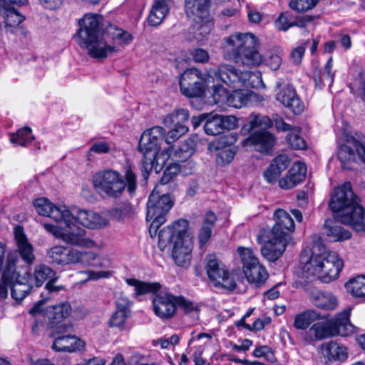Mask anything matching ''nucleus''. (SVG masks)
I'll return each mask as SVG.
<instances>
[{"label": "nucleus", "mask_w": 365, "mask_h": 365, "mask_svg": "<svg viewBox=\"0 0 365 365\" xmlns=\"http://www.w3.org/2000/svg\"><path fill=\"white\" fill-rule=\"evenodd\" d=\"M300 262L304 278H317L324 283L336 279L343 268V262L338 254L327 250L319 243H315L312 250H304Z\"/></svg>", "instance_id": "obj_1"}, {"label": "nucleus", "mask_w": 365, "mask_h": 365, "mask_svg": "<svg viewBox=\"0 0 365 365\" xmlns=\"http://www.w3.org/2000/svg\"><path fill=\"white\" fill-rule=\"evenodd\" d=\"M329 205L338 222L350 225L357 232H365V211L359 204L350 182H344L334 190Z\"/></svg>", "instance_id": "obj_2"}, {"label": "nucleus", "mask_w": 365, "mask_h": 365, "mask_svg": "<svg viewBox=\"0 0 365 365\" xmlns=\"http://www.w3.org/2000/svg\"><path fill=\"white\" fill-rule=\"evenodd\" d=\"M103 16L96 13H88L78 20V29L75 38L82 48L86 49L93 58L103 59L114 51V47L102 38Z\"/></svg>", "instance_id": "obj_3"}, {"label": "nucleus", "mask_w": 365, "mask_h": 365, "mask_svg": "<svg viewBox=\"0 0 365 365\" xmlns=\"http://www.w3.org/2000/svg\"><path fill=\"white\" fill-rule=\"evenodd\" d=\"M189 222L180 219L164 227L158 234V247L161 250L168 249L175 263L187 268L191 263L192 243L188 239L187 231Z\"/></svg>", "instance_id": "obj_4"}, {"label": "nucleus", "mask_w": 365, "mask_h": 365, "mask_svg": "<svg viewBox=\"0 0 365 365\" xmlns=\"http://www.w3.org/2000/svg\"><path fill=\"white\" fill-rule=\"evenodd\" d=\"M225 58L247 67L260 65L263 58L258 50V39L251 33H235L224 46Z\"/></svg>", "instance_id": "obj_5"}, {"label": "nucleus", "mask_w": 365, "mask_h": 365, "mask_svg": "<svg viewBox=\"0 0 365 365\" xmlns=\"http://www.w3.org/2000/svg\"><path fill=\"white\" fill-rule=\"evenodd\" d=\"M351 308L347 307L336 314L334 319L314 324L307 331L305 339L311 341L322 340L335 335L348 336L355 331V327L350 322Z\"/></svg>", "instance_id": "obj_6"}, {"label": "nucleus", "mask_w": 365, "mask_h": 365, "mask_svg": "<svg viewBox=\"0 0 365 365\" xmlns=\"http://www.w3.org/2000/svg\"><path fill=\"white\" fill-rule=\"evenodd\" d=\"M68 215V217H63L59 221L63 223V227H58L51 224L45 223L43 225L44 228L48 232L68 245L86 248L96 247V242L87 234L86 230L76 225L78 222L74 216V213L71 212L69 210Z\"/></svg>", "instance_id": "obj_7"}, {"label": "nucleus", "mask_w": 365, "mask_h": 365, "mask_svg": "<svg viewBox=\"0 0 365 365\" xmlns=\"http://www.w3.org/2000/svg\"><path fill=\"white\" fill-rule=\"evenodd\" d=\"M204 267L210 281L216 288L232 291L237 287L235 274L215 255L210 254L204 260Z\"/></svg>", "instance_id": "obj_8"}, {"label": "nucleus", "mask_w": 365, "mask_h": 365, "mask_svg": "<svg viewBox=\"0 0 365 365\" xmlns=\"http://www.w3.org/2000/svg\"><path fill=\"white\" fill-rule=\"evenodd\" d=\"M207 76L212 82H222L233 88H240L252 86L250 80L255 74L248 71H240L231 64L222 63L216 70H207Z\"/></svg>", "instance_id": "obj_9"}, {"label": "nucleus", "mask_w": 365, "mask_h": 365, "mask_svg": "<svg viewBox=\"0 0 365 365\" xmlns=\"http://www.w3.org/2000/svg\"><path fill=\"white\" fill-rule=\"evenodd\" d=\"M93 184L99 195L113 198L120 197L126 186L123 176L113 170H106L95 174Z\"/></svg>", "instance_id": "obj_10"}, {"label": "nucleus", "mask_w": 365, "mask_h": 365, "mask_svg": "<svg viewBox=\"0 0 365 365\" xmlns=\"http://www.w3.org/2000/svg\"><path fill=\"white\" fill-rule=\"evenodd\" d=\"M92 252H83L73 247L56 245L47 251V257L52 264L66 266L69 264H88L90 260L96 258Z\"/></svg>", "instance_id": "obj_11"}, {"label": "nucleus", "mask_w": 365, "mask_h": 365, "mask_svg": "<svg viewBox=\"0 0 365 365\" xmlns=\"http://www.w3.org/2000/svg\"><path fill=\"white\" fill-rule=\"evenodd\" d=\"M235 89L232 93H229L222 86H215L212 93L215 103L240 108L249 106L253 101H262V98L253 91H242L240 88Z\"/></svg>", "instance_id": "obj_12"}, {"label": "nucleus", "mask_w": 365, "mask_h": 365, "mask_svg": "<svg viewBox=\"0 0 365 365\" xmlns=\"http://www.w3.org/2000/svg\"><path fill=\"white\" fill-rule=\"evenodd\" d=\"M173 205V200L169 195H159L155 187L149 196L147 202L146 220L150 221V229L155 231L166 221L165 215Z\"/></svg>", "instance_id": "obj_13"}, {"label": "nucleus", "mask_w": 365, "mask_h": 365, "mask_svg": "<svg viewBox=\"0 0 365 365\" xmlns=\"http://www.w3.org/2000/svg\"><path fill=\"white\" fill-rule=\"evenodd\" d=\"M30 279L31 274L28 268L24 269V272L18 274V277L15 276L4 282L3 279H1L0 298H6L8 289L10 287L12 298L16 302L22 301L31 289Z\"/></svg>", "instance_id": "obj_14"}, {"label": "nucleus", "mask_w": 365, "mask_h": 365, "mask_svg": "<svg viewBox=\"0 0 365 365\" xmlns=\"http://www.w3.org/2000/svg\"><path fill=\"white\" fill-rule=\"evenodd\" d=\"M211 82L210 78H203L201 72L195 68L184 71L180 79L182 94L187 97L200 96L205 91V87Z\"/></svg>", "instance_id": "obj_15"}, {"label": "nucleus", "mask_w": 365, "mask_h": 365, "mask_svg": "<svg viewBox=\"0 0 365 365\" xmlns=\"http://www.w3.org/2000/svg\"><path fill=\"white\" fill-rule=\"evenodd\" d=\"M165 133V129L161 126H154L144 131L138 143L139 152L142 155H148L150 158L157 155Z\"/></svg>", "instance_id": "obj_16"}, {"label": "nucleus", "mask_w": 365, "mask_h": 365, "mask_svg": "<svg viewBox=\"0 0 365 365\" xmlns=\"http://www.w3.org/2000/svg\"><path fill=\"white\" fill-rule=\"evenodd\" d=\"M71 313V305L66 302L47 307V317L56 334L70 333L73 331V326L71 324L62 322V320L68 317Z\"/></svg>", "instance_id": "obj_17"}, {"label": "nucleus", "mask_w": 365, "mask_h": 365, "mask_svg": "<svg viewBox=\"0 0 365 365\" xmlns=\"http://www.w3.org/2000/svg\"><path fill=\"white\" fill-rule=\"evenodd\" d=\"M274 216L275 224L272 227L271 235L274 236V240L280 239L289 244L292 240L290 233L294 230L293 219L289 213L282 209L277 210Z\"/></svg>", "instance_id": "obj_18"}, {"label": "nucleus", "mask_w": 365, "mask_h": 365, "mask_svg": "<svg viewBox=\"0 0 365 365\" xmlns=\"http://www.w3.org/2000/svg\"><path fill=\"white\" fill-rule=\"evenodd\" d=\"M355 149L358 157L362 162H365V145L358 140L352 138L347 140L346 144L341 145L338 152V158L344 169L351 170L352 167L349 165L356 160Z\"/></svg>", "instance_id": "obj_19"}, {"label": "nucleus", "mask_w": 365, "mask_h": 365, "mask_svg": "<svg viewBox=\"0 0 365 365\" xmlns=\"http://www.w3.org/2000/svg\"><path fill=\"white\" fill-rule=\"evenodd\" d=\"M153 311L161 319L174 317L177 309V297L168 292H160L153 299Z\"/></svg>", "instance_id": "obj_20"}, {"label": "nucleus", "mask_w": 365, "mask_h": 365, "mask_svg": "<svg viewBox=\"0 0 365 365\" xmlns=\"http://www.w3.org/2000/svg\"><path fill=\"white\" fill-rule=\"evenodd\" d=\"M275 143V138L267 130H256L243 140L245 146H252L262 153H268Z\"/></svg>", "instance_id": "obj_21"}, {"label": "nucleus", "mask_w": 365, "mask_h": 365, "mask_svg": "<svg viewBox=\"0 0 365 365\" xmlns=\"http://www.w3.org/2000/svg\"><path fill=\"white\" fill-rule=\"evenodd\" d=\"M276 100L284 107L290 109L294 114L302 113L305 105L297 95L295 88L292 85H286L276 94Z\"/></svg>", "instance_id": "obj_22"}, {"label": "nucleus", "mask_w": 365, "mask_h": 365, "mask_svg": "<svg viewBox=\"0 0 365 365\" xmlns=\"http://www.w3.org/2000/svg\"><path fill=\"white\" fill-rule=\"evenodd\" d=\"M14 235L19 256L26 264L31 266L34 264L36 259L33 245L29 242L21 226L15 227Z\"/></svg>", "instance_id": "obj_23"}, {"label": "nucleus", "mask_w": 365, "mask_h": 365, "mask_svg": "<svg viewBox=\"0 0 365 365\" xmlns=\"http://www.w3.org/2000/svg\"><path fill=\"white\" fill-rule=\"evenodd\" d=\"M34 206L40 215L49 217L56 222L68 216L69 209L66 205H55L46 198L36 199L34 202Z\"/></svg>", "instance_id": "obj_24"}, {"label": "nucleus", "mask_w": 365, "mask_h": 365, "mask_svg": "<svg viewBox=\"0 0 365 365\" xmlns=\"http://www.w3.org/2000/svg\"><path fill=\"white\" fill-rule=\"evenodd\" d=\"M102 38L107 43L114 47V51H111L109 56L118 51L119 46L127 45L132 40V36L128 32L112 24L106 28Z\"/></svg>", "instance_id": "obj_25"}, {"label": "nucleus", "mask_w": 365, "mask_h": 365, "mask_svg": "<svg viewBox=\"0 0 365 365\" xmlns=\"http://www.w3.org/2000/svg\"><path fill=\"white\" fill-rule=\"evenodd\" d=\"M320 351L326 364L336 361H344L348 356L346 347L334 341L323 343Z\"/></svg>", "instance_id": "obj_26"}, {"label": "nucleus", "mask_w": 365, "mask_h": 365, "mask_svg": "<svg viewBox=\"0 0 365 365\" xmlns=\"http://www.w3.org/2000/svg\"><path fill=\"white\" fill-rule=\"evenodd\" d=\"M78 223L91 229H98L108 225V220L99 214L87 210L73 211Z\"/></svg>", "instance_id": "obj_27"}, {"label": "nucleus", "mask_w": 365, "mask_h": 365, "mask_svg": "<svg viewBox=\"0 0 365 365\" xmlns=\"http://www.w3.org/2000/svg\"><path fill=\"white\" fill-rule=\"evenodd\" d=\"M66 334L54 339L51 347L55 351L74 352L84 348V341L74 335Z\"/></svg>", "instance_id": "obj_28"}, {"label": "nucleus", "mask_w": 365, "mask_h": 365, "mask_svg": "<svg viewBox=\"0 0 365 365\" xmlns=\"http://www.w3.org/2000/svg\"><path fill=\"white\" fill-rule=\"evenodd\" d=\"M167 152H169V156L173 159V160L176 161V163H181L182 165H186V168L189 167V170H192L195 168V163L192 161L188 160L190 157L194 153V148L192 147V142H185L181 144V145L173 152H172L171 149H168Z\"/></svg>", "instance_id": "obj_29"}, {"label": "nucleus", "mask_w": 365, "mask_h": 365, "mask_svg": "<svg viewBox=\"0 0 365 365\" xmlns=\"http://www.w3.org/2000/svg\"><path fill=\"white\" fill-rule=\"evenodd\" d=\"M335 73L332 71V58H330L323 68H316L313 73L315 88L320 90L326 85L329 87L334 83Z\"/></svg>", "instance_id": "obj_30"}, {"label": "nucleus", "mask_w": 365, "mask_h": 365, "mask_svg": "<svg viewBox=\"0 0 365 365\" xmlns=\"http://www.w3.org/2000/svg\"><path fill=\"white\" fill-rule=\"evenodd\" d=\"M288 244L282 240H274L270 235L268 243L261 248V253L267 259L274 262L284 253Z\"/></svg>", "instance_id": "obj_31"}, {"label": "nucleus", "mask_w": 365, "mask_h": 365, "mask_svg": "<svg viewBox=\"0 0 365 365\" xmlns=\"http://www.w3.org/2000/svg\"><path fill=\"white\" fill-rule=\"evenodd\" d=\"M129 302L127 299L123 302H116V311L111 315L109 320V326L116 328L120 331L125 329V322L128 317V307Z\"/></svg>", "instance_id": "obj_32"}, {"label": "nucleus", "mask_w": 365, "mask_h": 365, "mask_svg": "<svg viewBox=\"0 0 365 365\" xmlns=\"http://www.w3.org/2000/svg\"><path fill=\"white\" fill-rule=\"evenodd\" d=\"M312 302L318 307L325 310H334L338 306V299L331 292L317 291L312 294Z\"/></svg>", "instance_id": "obj_33"}, {"label": "nucleus", "mask_w": 365, "mask_h": 365, "mask_svg": "<svg viewBox=\"0 0 365 365\" xmlns=\"http://www.w3.org/2000/svg\"><path fill=\"white\" fill-rule=\"evenodd\" d=\"M249 282L259 287L263 284L268 278V273L264 267L259 262L252 265L243 270Z\"/></svg>", "instance_id": "obj_34"}, {"label": "nucleus", "mask_w": 365, "mask_h": 365, "mask_svg": "<svg viewBox=\"0 0 365 365\" xmlns=\"http://www.w3.org/2000/svg\"><path fill=\"white\" fill-rule=\"evenodd\" d=\"M169 0H155L148 16V22L152 26H158L161 24L168 13Z\"/></svg>", "instance_id": "obj_35"}, {"label": "nucleus", "mask_w": 365, "mask_h": 365, "mask_svg": "<svg viewBox=\"0 0 365 365\" xmlns=\"http://www.w3.org/2000/svg\"><path fill=\"white\" fill-rule=\"evenodd\" d=\"M216 220L217 217L215 214L211 211L207 212L205 215L198 233V240L200 247L204 246L210 240Z\"/></svg>", "instance_id": "obj_36"}, {"label": "nucleus", "mask_w": 365, "mask_h": 365, "mask_svg": "<svg viewBox=\"0 0 365 365\" xmlns=\"http://www.w3.org/2000/svg\"><path fill=\"white\" fill-rule=\"evenodd\" d=\"M272 126V120L267 115L252 113L249 117L248 123L245 125L242 130L250 132L259 128L258 130H267Z\"/></svg>", "instance_id": "obj_37"}, {"label": "nucleus", "mask_w": 365, "mask_h": 365, "mask_svg": "<svg viewBox=\"0 0 365 365\" xmlns=\"http://www.w3.org/2000/svg\"><path fill=\"white\" fill-rule=\"evenodd\" d=\"M346 291L353 297L365 302V276L359 275L349 279L346 284Z\"/></svg>", "instance_id": "obj_38"}, {"label": "nucleus", "mask_w": 365, "mask_h": 365, "mask_svg": "<svg viewBox=\"0 0 365 365\" xmlns=\"http://www.w3.org/2000/svg\"><path fill=\"white\" fill-rule=\"evenodd\" d=\"M324 225L327 230V235L331 237L334 241L346 240L351 237L350 232L336 225L331 220H327Z\"/></svg>", "instance_id": "obj_39"}, {"label": "nucleus", "mask_w": 365, "mask_h": 365, "mask_svg": "<svg viewBox=\"0 0 365 365\" xmlns=\"http://www.w3.org/2000/svg\"><path fill=\"white\" fill-rule=\"evenodd\" d=\"M189 112L184 108L175 109L171 113L165 115L163 120L165 126L169 128L172 125H185V123L189 119Z\"/></svg>", "instance_id": "obj_40"}, {"label": "nucleus", "mask_w": 365, "mask_h": 365, "mask_svg": "<svg viewBox=\"0 0 365 365\" xmlns=\"http://www.w3.org/2000/svg\"><path fill=\"white\" fill-rule=\"evenodd\" d=\"M0 13H2L6 28L14 29L18 26L24 19L16 9L11 8H6L2 5L0 0Z\"/></svg>", "instance_id": "obj_41"}, {"label": "nucleus", "mask_w": 365, "mask_h": 365, "mask_svg": "<svg viewBox=\"0 0 365 365\" xmlns=\"http://www.w3.org/2000/svg\"><path fill=\"white\" fill-rule=\"evenodd\" d=\"M283 50L277 46L268 48L264 54L265 63L274 71L277 70L282 63Z\"/></svg>", "instance_id": "obj_42"}, {"label": "nucleus", "mask_w": 365, "mask_h": 365, "mask_svg": "<svg viewBox=\"0 0 365 365\" xmlns=\"http://www.w3.org/2000/svg\"><path fill=\"white\" fill-rule=\"evenodd\" d=\"M125 282L128 285L134 287L136 296L155 292L160 288L159 283L144 282L134 278H127Z\"/></svg>", "instance_id": "obj_43"}, {"label": "nucleus", "mask_w": 365, "mask_h": 365, "mask_svg": "<svg viewBox=\"0 0 365 365\" xmlns=\"http://www.w3.org/2000/svg\"><path fill=\"white\" fill-rule=\"evenodd\" d=\"M225 140L223 138L215 139L208 145V150L211 152L220 150L219 157L227 163H230L235 157V152L230 148H224Z\"/></svg>", "instance_id": "obj_44"}, {"label": "nucleus", "mask_w": 365, "mask_h": 365, "mask_svg": "<svg viewBox=\"0 0 365 365\" xmlns=\"http://www.w3.org/2000/svg\"><path fill=\"white\" fill-rule=\"evenodd\" d=\"M318 318L319 314L315 311L307 310L295 316L294 327L297 329H305Z\"/></svg>", "instance_id": "obj_45"}, {"label": "nucleus", "mask_w": 365, "mask_h": 365, "mask_svg": "<svg viewBox=\"0 0 365 365\" xmlns=\"http://www.w3.org/2000/svg\"><path fill=\"white\" fill-rule=\"evenodd\" d=\"M34 139L32 130L29 127H24L11 135L10 141L11 143L18 145L27 146Z\"/></svg>", "instance_id": "obj_46"}, {"label": "nucleus", "mask_w": 365, "mask_h": 365, "mask_svg": "<svg viewBox=\"0 0 365 365\" xmlns=\"http://www.w3.org/2000/svg\"><path fill=\"white\" fill-rule=\"evenodd\" d=\"M182 172L184 175L191 174V170H186V165H180L179 163H174L169 165L164 171L163 175L160 179L162 185H165L170 182L173 178L179 173Z\"/></svg>", "instance_id": "obj_47"}, {"label": "nucleus", "mask_w": 365, "mask_h": 365, "mask_svg": "<svg viewBox=\"0 0 365 365\" xmlns=\"http://www.w3.org/2000/svg\"><path fill=\"white\" fill-rule=\"evenodd\" d=\"M18 261L19 258L16 252H10L8 254L6 265L1 276L3 282L15 276L18 277V274H20V272L16 270V266Z\"/></svg>", "instance_id": "obj_48"}, {"label": "nucleus", "mask_w": 365, "mask_h": 365, "mask_svg": "<svg viewBox=\"0 0 365 365\" xmlns=\"http://www.w3.org/2000/svg\"><path fill=\"white\" fill-rule=\"evenodd\" d=\"M222 122L220 119V115L208 114L207 120L204 125V130L206 134L210 135H216L222 133Z\"/></svg>", "instance_id": "obj_49"}, {"label": "nucleus", "mask_w": 365, "mask_h": 365, "mask_svg": "<svg viewBox=\"0 0 365 365\" xmlns=\"http://www.w3.org/2000/svg\"><path fill=\"white\" fill-rule=\"evenodd\" d=\"M34 274L36 287H41L46 280L54 277L55 272L47 265L40 264L35 267Z\"/></svg>", "instance_id": "obj_50"}, {"label": "nucleus", "mask_w": 365, "mask_h": 365, "mask_svg": "<svg viewBox=\"0 0 365 365\" xmlns=\"http://www.w3.org/2000/svg\"><path fill=\"white\" fill-rule=\"evenodd\" d=\"M243 265V270L259 262L253 250L250 247H239L237 250Z\"/></svg>", "instance_id": "obj_51"}, {"label": "nucleus", "mask_w": 365, "mask_h": 365, "mask_svg": "<svg viewBox=\"0 0 365 365\" xmlns=\"http://www.w3.org/2000/svg\"><path fill=\"white\" fill-rule=\"evenodd\" d=\"M109 214L112 218L120 221L131 216L133 208L129 203H122L111 209L109 211Z\"/></svg>", "instance_id": "obj_52"}, {"label": "nucleus", "mask_w": 365, "mask_h": 365, "mask_svg": "<svg viewBox=\"0 0 365 365\" xmlns=\"http://www.w3.org/2000/svg\"><path fill=\"white\" fill-rule=\"evenodd\" d=\"M111 145L106 141L94 142L87 152L86 156L89 161L93 158V154H106L110 151Z\"/></svg>", "instance_id": "obj_53"}, {"label": "nucleus", "mask_w": 365, "mask_h": 365, "mask_svg": "<svg viewBox=\"0 0 365 365\" xmlns=\"http://www.w3.org/2000/svg\"><path fill=\"white\" fill-rule=\"evenodd\" d=\"M301 129L299 127H294L292 132H290L287 136L288 144L294 149L302 150L306 148L304 140L300 136Z\"/></svg>", "instance_id": "obj_54"}, {"label": "nucleus", "mask_w": 365, "mask_h": 365, "mask_svg": "<svg viewBox=\"0 0 365 365\" xmlns=\"http://www.w3.org/2000/svg\"><path fill=\"white\" fill-rule=\"evenodd\" d=\"M187 132L188 127L187 125H173V128L166 135L165 134V141L167 144L170 145Z\"/></svg>", "instance_id": "obj_55"}, {"label": "nucleus", "mask_w": 365, "mask_h": 365, "mask_svg": "<svg viewBox=\"0 0 365 365\" xmlns=\"http://www.w3.org/2000/svg\"><path fill=\"white\" fill-rule=\"evenodd\" d=\"M177 306L182 309L185 314H191L193 317L197 316L200 310L198 305L182 296L177 297Z\"/></svg>", "instance_id": "obj_56"}, {"label": "nucleus", "mask_w": 365, "mask_h": 365, "mask_svg": "<svg viewBox=\"0 0 365 365\" xmlns=\"http://www.w3.org/2000/svg\"><path fill=\"white\" fill-rule=\"evenodd\" d=\"M319 0H291L289 7L297 12H304L314 8Z\"/></svg>", "instance_id": "obj_57"}, {"label": "nucleus", "mask_w": 365, "mask_h": 365, "mask_svg": "<svg viewBox=\"0 0 365 365\" xmlns=\"http://www.w3.org/2000/svg\"><path fill=\"white\" fill-rule=\"evenodd\" d=\"M289 172L292 174L293 178H296V181L302 182L306 177L307 166L304 163L301 162H295Z\"/></svg>", "instance_id": "obj_58"}, {"label": "nucleus", "mask_w": 365, "mask_h": 365, "mask_svg": "<svg viewBox=\"0 0 365 365\" xmlns=\"http://www.w3.org/2000/svg\"><path fill=\"white\" fill-rule=\"evenodd\" d=\"M141 171L145 179H147L150 173L151 172L154 161L155 160L157 155L149 157L148 155H143Z\"/></svg>", "instance_id": "obj_59"}, {"label": "nucleus", "mask_w": 365, "mask_h": 365, "mask_svg": "<svg viewBox=\"0 0 365 365\" xmlns=\"http://www.w3.org/2000/svg\"><path fill=\"white\" fill-rule=\"evenodd\" d=\"M307 43L308 41H306L303 44L294 48L291 52L290 58L294 64L299 65L301 63Z\"/></svg>", "instance_id": "obj_60"}, {"label": "nucleus", "mask_w": 365, "mask_h": 365, "mask_svg": "<svg viewBox=\"0 0 365 365\" xmlns=\"http://www.w3.org/2000/svg\"><path fill=\"white\" fill-rule=\"evenodd\" d=\"M275 26L277 29L286 31L289 28L294 26V21H291L289 19L287 13L282 14L276 20Z\"/></svg>", "instance_id": "obj_61"}, {"label": "nucleus", "mask_w": 365, "mask_h": 365, "mask_svg": "<svg viewBox=\"0 0 365 365\" xmlns=\"http://www.w3.org/2000/svg\"><path fill=\"white\" fill-rule=\"evenodd\" d=\"M220 119L222 122V132L225 130H233L238 125L237 119L233 115H220Z\"/></svg>", "instance_id": "obj_62"}, {"label": "nucleus", "mask_w": 365, "mask_h": 365, "mask_svg": "<svg viewBox=\"0 0 365 365\" xmlns=\"http://www.w3.org/2000/svg\"><path fill=\"white\" fill-rule=\"evenodd\" d=\"M281 173L282 172L271 163L264 172V178L267 182L273 183L276 182Z\"/></svg>", "instance_id": "obj_63"}, {"label": "nucleus", "mask_w": 365, "mask_h": 365, "mask_svg": "<svg viewBox=\"0 0 365 365\" xmlns=\"http://www.w3.org/2000/svg\"><path fill=\"white\" fill-rule=\"evenodd\" d=\"M272 164L282 172L289 165L290 159L287 155L280 154L272 160Z\"/></svg>", "instance_id": "obj_64"}]
</instances>
